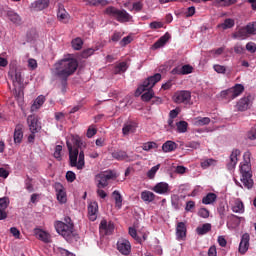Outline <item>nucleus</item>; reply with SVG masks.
Masks as SVG:
<instances>
[{"label":"nucleus","instance_id":"obj_28","mask_svg":"<svg viewBox=\"0 0 256 256\" xmlns=\"http://www.w3.org/2000/svg\"><path fill=\"white\" fill-rule=\"evenodd\" d=\"M209 123H211V118L209 117H196L193 120V125H195V127H203L205 125H209Z\"/></svg>","mask_w":256,"mask_h":256},{"label":"nucleus","instance_id":"obj_1","mask_svg":"<svg viewBox=\"0 0 256 256\" xmlns=\"http://www.w3.org/2000/svg\"><path fill=\"white\" fill-rule=\"evenodd\" d=\"M79 63L75 58L63 59L55 64L54 75L59 77L62 85V93L67 91V80L77 71Z\"/></svg>","mask_w":256,"mask_h":256},{"label":"nucleus","instance_id":"obj_8","mask_svg":"<svg viewBox=\"0 0 256 256\" xmlns=\"http://www.w3.org/2000/svg\"><path fill=\"white\" fill-rule=\"evenodd\" d=\"M73 227L74 225H67L65 222L57 221L55 223V229L59 235H62L65 239L67 237H71L73 234Z\"/></svg>","mask_w":256,"mask_h":256},{"label":"nucleus","instance_id":"obj_23","mask_svg":"<svg viewBox=\"0 0 256 256\" xmlns=\"http://www.w3.org/2000/svg\"><path fill=\"white\" fill-rule=\"evenodd\" d=\"M23 141V125L17 124L14 129V143L20 144Z\"/></svg>","mask_w":256,"mask_h":256},{"label":"nucleus","instance_id":"obj_12","mask_svg":"<svg viewBox=\"0 0 256 256\" xmlns=\"http://www.w3.org/2000/svg\"><path fill=\"white\" fill-rule=\"evenodd\" d=\"M100 233H104V235H113V231H115V224L113 222H107V220H102L100 222Z\"/></svg>","mask_w":256,"mask_h":256},{"label":"nucleus","instance_id":"obj_30","mask_svg":"<svg viewBox=\"0 0 256 256\" xmlns=\"http://www.w3.org/2000/svg\"><path fill=\"white\" fill-rule=\"evenodd\" d=\"M57 17L62 23H67V21H69V13H67V10L61 6L58 9Z\"/></svg>","mask_w":256,"mask_h":256},{"label":"nucleus","instance_id":"obj_46","mask_svg":"<svg viewBox=\"0 0 256 256\" xmlns=\"http://www.w3.org/2000/svg\"><path fill=\"white\" fill-rule=\"evenodd\" d=\"M123 135H129V133H135V125L125 124L122 128Z\"/></svg>","mask_w":256,"mask_h":256},{"label":"nucleus","instance_id":"obj_31","mask_svg":"<svg viewBox=\"0 0 256 256\" xmlns=\"http://www.w3.org/2000/svg\"><path fill=\"white\" fill-rule=\"evenodd\" d=\"M216 201H217V194L211 193V192L202 198L203 205H211Z\"/></svg>","mask_w":256,"mask_h":256},{"label":"nucleus","instance_id":"obj_40","mask_svg":"<svg viewBox=\"0 0 256 256\" xmlns=\"http://www.w3.org/2000/svg\"><path fill=\"white\" fill-rule=\"evenodd\" d=\"M71 45L72 49H74L75 51H81V49H83V39L77 37L72 40Z\"/></svg>","mask_w":256,"mask_h":256},{"label":"nucleus","instance_id":"obj_26","mask_svg":"<svg viewBox=\"0 0 256 256\" xmlns=\"http://www.w3.org/2000/svg\"><path fill=\"white\" fill-rule=\"evenodd\" d=\"M249 35H251L249 32V29L247 28V26H245V27L238 29L233 34V37H234V39H246V37H249Z\"/></svg>","mask_w":256,"mask_h":256},{"label":"nucleus","instance_id":"obj_60","mask_svg":"<svg viewBox=\"0 0 256 256\" xmlns=\"http://www.w3.org/2000/svg\"><path fill=\"white\" fill-rule=\"evenodd\" d=\"M10 233L13 235V237H15V239H20L21 237V232L16 227H11Z\"/></svg>","mask_w":256,"mask_h":256},{"label":"nucleus","instance_id":"obj_53","mask_svg":"<svg viewBox=\"0 0 256 256\" xmlns=\"http://www.w3.org/2000/svg\"><path fill=\"white\" fill-rule=\"evenodd\" d=\"M9 207V198H0V209L5 210Z\"/></svg>","mask_w":256,"mask_h":256},{"label":"nucleus","instance_id":"obj_5","mask_svg":"<svg viewBox=\"0 0 256 256\" xmlns=\"http://www.w3.org/2000/svg\"><path fill=\"white\" fill-rule=\"evenodd\" d=\"M105 15L118 21V23H133V16L125 9H118L114 6H109L104 11Z\"/></svg>","mask_w":256,"mask_h":256},{"label":"nucleus","instance_id":"obj_20","mask_svg":"<svg viewBox=\"0 0 256 256\" xmlns=\"http://www.w3.org/2000/svg\"><path fill=\"white\" fill-rule=\"evenodd\" d=\"M176 237L178 239H185L187 237V225H185V222H178L177 223Z\"/></svg>","mask_w":256,"mask_h":256},{"label":"nucleus","instance_id":"obj_35","mask_svg":"<svg viewBox=\"0 0 256 256\" xmlns=\"http://www.w3.org/2000/svg\"><path fill=\"white\" fill-rule=\"evenodd\" d=\"M112 197L115 200V205L118 209H121V207H123V196H121V193H119V191L115 190L112 193Z\"/></svg>","mask_w":256,"mask_h":256},{"label":"nucleus","instance_id":"obj_4","mask_svg":"<svg viewBox=\"0 0 256 256\" xmlns=\"http://www.w3.org/2000/svg\"><path fill=\"white\" fill-rule=\"evenodd\" d=\"M161 81V75L159 73L154 74L153 76L148 77L142 85H140L136 90V95L142 94V101H151L155 95V92H153V87H155L156 83H159ZM146 91V92H145Z\"/></svg>","mask_w":256,"mask_h":256},{"label":"nucleus","instance_id":"obj_17","mask_svg":"<svg viewBox=\"0 0 256 256\" xmlns=\"http://www.w3.org/2000/svg\"><path fill=\"white\" fill-rule=\"evenodd\" d=\"M99 212V204L97 202H91L88 205V215L90 221H97V213Z\"/></svg>","mask_w":256,"mask_h":256},{"label":"nucleus","instance_id":"obj_33","mask_svg":"<svg viewBox=\"0 0 256 256\" xmlns=\"http://www.w3.org/2000/svg\"><path fill=\"white\" fill-rule=\"evenodd\" d=\"M43 103H45V96L40 95L38 96L34 103L31 106V111H37V109H40L41 106L43 105Z\"/></svg>","mask_w":256,"mask_h":256},{"label":"nucleus","instance_id":"obj_14","mask_svg":"<svg viewBox=\"0 0 256 256\" xmlns=\"http://www.w3.org/2000/svg\"><path fill=\"white\" fill-rule=\"evenodd\" d=\"M152 191L158 195H167L171 189H169V184H167V182H160L152 188Z\"/></svg>","mask_w":256,"mask_h":256},{"label":"nucleus","instance_id":"obj_50","mask_svg":"<svg viewBox=\"0 0 256 256\" xmlns=\"http://www.w3.org/2000/svg\"><path fill=\"white\" fill-rule=\"evenodd\" d=\"M182 75H190V73H193V66L189 64H185L182 66Z\"/></svg>","mask_w":256,"mask_h":256},{"label":"nucleus","instance_id":"obj_3","mask_svg":"<svg viewBox=\"0 0 256 256\" xmlns=\"http://www.w3.org/2000/svg\"><path fill=\"white\" fill-rule=\"evenodd\" d=\"M240 181L245 189H253V172L251 171V152L247 151L243 155V162L240 163Z\"/></svg>","mask_w":256,"mask_h":256},{"label":"nucleus","instance_id":"obj_42","mask_svg":"<svg viewBox=\"0 0 256 256\" xmlns=\"http://www.w3.org/2000/svg\"><path fill=\"white\" fill-rule=\"evenodd\" d=\"M218 214L220 215V219H225V215H227L228 207L225 205V202H220L217 208Z\"/></svg>","mask_w":256,"mask_h":256},{"label":"nucleus","instance_id":"obj_2","mask_svg":"<svg viewBox=\"0 0 256 256\" xmlns=\"http://www.w3.org/2000/svg\"><path fill=\"white\" fill-rule=\"evenodd\" d=\"M72 141L75 145L74 148L72 145L67 144L70 167H76L79 171H81V169L85 167V152H79V147L83 145V141H81L79 136L74 137Z\"/></svg>","mask_w":256,"mask_h":256},{"label":"nucleus","instance_id":"obj_62","mask_svg":"<svg viewBox=\"0 0 256 256\" xmlns=\"http://www.w3.org/2000/svg\"><path fill=\"white\" fill-rule=\"evenodd\" d=\"M193 209H195V201L190 200L186 203L185 211L191 212Z\"/></svg>","mask_w":256,"mask_h":256},{"label":"nucleus","instance_id":"obj_21","mask_svg":"<svg viewBox=\"0 0 256 256\" xmlns=\"http://www.w3.org/2000/svg\"><path fill=\"white\" fill-rule=\"evenodd\" d=\"M140 197L146 205H149V203H153L155 201V198L157 197L155 193L149 191V190H144L141 192Z\"/></svg>","mask_w":256,"mask_h":256},{"label":"nucleus","instance_id":"obj_44","mask_svg":"<svg viewBox=\"0 0 256 256\" xmlns=\"http://www.w3.org/2000/svg\"><path fill=\"white\" fill-rule=\"evenodd\" d=\"M196 231L198 235H206V233H209V231H211V224H203L201 227H198Z\"/></svg>","mask_w":256,"mask_h":256},{"label":"nucleus","instance_id":"obj_15","mask_svg":"<svg viewBox=\"0 0 256 256\" xmlns=\"http://www.w3.org/2000/svg\"><path fill=\"white\" fill-rule=\"evenodd\" d=\"M56 196L59 203H67V193L65 192V188L61 183L55 184Z\"/></svg>","mask_w":256,"mask_h":256},{"label":"nucleus","instance_id":"obj_19","mask_svg":"<svg viewBox=\"0 0 256 256\" xmlns=\"http://www.w3.org/2000/svg\"><path fill=\"white\" fill-rule=\"evenodd\" d=\"M13 84H14V91L15 93H17V95H21V93H23V90L21 89V85H23V77L21 76V72H16L15 73V77L13 80Z\"/></svg>","mask_w":256,"mask_h":256},{"label":"nucleus","instance_id":"obj_32","mask_svg":"<svg viewBox=\"0 0 256 256\" xmlns=\"http://www.w3.org/2000/svg\"><path fill=\"white\" fill-rule=\"evenodd\" d=\"M113 159H116V161H125V159H128L129 156L127 155V152L123 150H117L112 152Z\"/></svg>","mask_w":256,"mask_h":256},{"label":"nucleus","instance_id":"obj_49","mask_svg":"<svg viewBox=\"0 0 256 256\" xmlns=\"http://www.w3.org/2000/svg\"><path fill=\"white\" fill-rule=\"evenodd\" d=\"M143 151H151V149H157V143L155 142H147L142 146Z\"/></svg>","mask_w":256,"mask_h":256},{"label":"nucleus","instance_id":"obj_54","mask_svg":"<svg viewBox=\"0 0 256 256\" xmlns=\"http://www.w3.org/2000/svg\"><path fill=\"white\" fill-rule=\"evenodd\" d=\"M216 161L214 159H207L201 162V167L203 169H207V167H211V165H215Z\"/></svg>","mask_w":256,"mask_h":256},{"label":"nucleus","instance_id":"obj_7","mask_svg":"<svg viewBox=\"0 0 256 256\" xmlns=\"http://www.w3.org/2000/svg\"><path fill=\"white\" fill-rule=\"evenodd\" d=\"M244 91L245 87L243 86V84H236L232 88L223 90L221 92V97H223L224 99H229V101H231L233 99H237V97H239V95H241V93H243Z\"/></svg>","mask_w":256,"mask_h":256},{"label":"nucleus","instance_id":"obj_56","mask_svg":"<svg viewBox=\"0 0 256 256\" xmlns=\"http://www.w3.org/2000/svg\"><path fill=\"white\" fill-rule=\"evenodd\" d=\"M234 53L237 55H243V53H245V47H243L241 44H236L234 46Z\"/></svg>","mask_w":256,"mask_h":256},{"label":"nucleus","instance_id":"obj_48","mask_svg":"<svg viewBox=\"0 0 256 256\" xmlns=\"http://www.w3.org/2000/svg\"><path fill=\"white\" fill-rule=\"evenodd\" d=\"M219 5H222V7H231V5H235L237 3V0H216Z\"/></svg>","mask_w":256,"mask_h":256},{"label":"nucleus","instance_id":"obj_57","mask_svg":"<svg viewBox=\"0 0 256 256\" xmlns=\"http://www.w3.org/2000/svg\"><path fill=\"white\" fill-rule=\"evenodd\" d=\"M246 27L250 35H256V22L249 23Z\"/></svg>","mask_w":256,"mask_h":256},{"label":"nucleus","instance_id":"obj_52","mask_svg":"<svg viewBox=\"0 0 256 256\" xmlns=\"http://www.w3.org/2000/svg\"><path fill=\"white\" fill-rule=\"evenodd\" d=\"M198 215L202 217V219H209V210L207 208H200Z\"/></svg>","mask_w":256,"mask_h":256},{"label":"nucleus","instance_id":"obj_58","mask_svg":"<svg viewBox=\"0 0 256 256\" xmlns=\"http://www.w3.org/2000/svg\"><path fill=\"white\" fill-rule=\"evenodd\" d=\"M66 179L69 183H73V181H75L76 179V175H75V172L73 171H68L66 173Z\"/></svg>","mask_w":256,"mask_h":256},{"label":"nucleus","instance_id":"obj_41","mask_svg":"<svg viewBox=\"0 0 256 256\" xmlns=\"http://www.w3.org/2000/svg\"><path fill=\"white\" fill-rule=\"evenodd\" d=\"M218 27H220L221 29H231L233 27H235V20L231 19V18H227L224 20V22L222 24H219Z\"/></svg>","mask_w":256,"mask_h":256},{"label":"nucleus","instance_id":"obj_43","mask_svg":"<svg viewBox=\"0 0 256 256\" xmlns=\"http://www.w3.org/2000/svg\"><path fill=\"white\" fill-rule=\"evenodd\" d=\"M128 233H129L130 237H132L133 240H135L138 243H143V238H141V237H139V235H137V229H135L133 227H129Z\"/></svg>","mask_w":256,"mask_h":256},{"label":"nucleus","instance_id":"obj_64","mask_svg":"<svg viewBox=\"0 0 256 256\" xmlns=\"http://www.w3.org/2000/svg\"><path fill=\"white\" fill-rule=\"evenodd\" d=\"M149 26L150 29H163V24L157 21L151 22Z\"/></svg>","mask_w":256,"mask_h":256},{"label":"nucleus","instance_id":"obj_37","mask_svg":"<svg viewBox=\"0 0 256 256\" xmlns=\"http://www.w3.org/2000/svg\"><path fill=\"white\" fill-rule=\"evenodd\" d=\"M95 51H99V46H96L95 48L84 49L81 53V57L83 59H89V57H91V55L95 54Z\"/></svg>","mask_w":256,"mask_h":256},{"label":"nucleus","instance_id":"obj_34","mask_svg":"<svg viewBox=\"0 0 256 256\" xmlns=\"http://www.w3.org/2000/svg\"><path fill=\"white\" fill-rule=\"evenodd\" d=\"M188 128H189V123H187V121L181 120L176 123L177 133H187Z\"/></svg>","mask_w":256,"mask_h":256},{"label":"nucleus","instance_id":"obj_27","mask_svg":"<svg viewBox=\"0 0 256 256\" xmlns=\"http://www.w3.org/2000/svg\"><path fill=\"white\" fill-rule=\"evenodd\" d=\"M178 145L174 141L168 140L162 145V151L164 153H171L177 149Z\"/></svg>","mask_w":256,"mask_h":256},{"label":"nucleus","instance_id":"obj_63","mask_svg":"<svg viewBox=\"0 0 256 256\" xmlns=\"http://www.w3.org/2000/svg\"><path fill=\"white\" fill-rule=\"evenodd\" d=\"M246 49L249 51V53H255V51H256V44L254 42H248L246 44Z\"/></svg>","mask_w":256,"mask_h":256},{"label":"nucleus","instance_id":"obj_18","mask_svg":"<svg viewBox=\"0 0 256 256\" xmlns=\"http://www.w3.org/2000/svg\"><path fill=\"white\" fill-rule=\"evenodd\" d=\"M50 0H37L31 4L32 11H43V9H47L50 4Z\"/></svg>","mask_w":256,"mask_h":256},{"label":"nucleus","instance_id":"obj_55","mask_svg":"<svg viewBox=\"0 0 256 256\" xmlns=\"http://www.w3.org/2000/svg\"><path fill=\"white\" fill-rule=\"evenodd\" d=\"M132 9L136 11V13L141 12L143 10V2L141 1L134 2L132 5Z\"/></svg>","mask_w":256,"mask_h":256},{"label":"nucleus","instance_id":"obj_59","mask_svg":"<svg viewBox=\"0 0 256 256\" xmlns=\"http://www.w3.org/2000/svg\"><path fill=\"white\" fill-rule=\"evenodd\" d=\"M213 68H214V71H216V73L224 74L225 71H227V68L225 66H222V65H219V64H215L213 66Z\"/></svg>","mask_w":256,"mask_h":256},{"label":"nucleus","instance_id":"obj_39","mask_svg":"<svg viewBox=\"0 0 256 256\" xmlns=\"http://www.w3.org/2000/svg\"><path fill=\"white\" fill-rule=\"evenodd\" d=\"M87 5H90V7H98V5H101V7H106V5L109 3L107 0H86Z\"/></svg>","mask_w":256,"mask_h":256},{"label":"nucleus","instance_id":"obj_11","mask_svg":"<svg viewBox=\"0 0 256 256\" xmlns=\"http://www.w3.org/2000/svg\"><path fill=\"white\" fill-rule=\"evenodd\" d=\"M174 103H184L187 105L191 101V92L187 90L177 91L173 96Z\"/></svg>","mask_w":256,"mask_h":256},{"label":"nucleus","instance_id":"obj_25","mask_svg":"<svg viewBox=\"0 0 256 256\" xmlns=\"http://www.w3.org/2000/svg\"><path fill=\"white\" fill-rule=\"evenodd\" d=\"M249 105H251V100L249 97H244L238 101L236 107L238 111H247V109H249Z\"/></svg>","mask_w":256,"mask_h":256},{"label":"nucleus","instance_id":"obj_9","mask_svg":"<svg viewBox=\"0 0 256 256\" xmlns=\"http://www.w3.org/2000/svg\"><path fill=\"white\" fill-rule=\"evenodd\" d=\"M116 249L121 255L129 256L131 255V242L126 238H119L116 243Z\"/></svg>","mask_w":256,"mask_h":256},{"label":"nucleus","instance_id":"obj_45","mask_svg":"<svg viewBox=\"0 0 256 256\" xmlns=\"http://www.w3.org/2000/svg\"><path fill=\"white\" fill-rule=\"evenodd\" d=\"M161 168V164H158L154 167H152L148 172H147V177L148 179H155V175L157 174V171Z\"/></svg>","mask_w":256,"mask_h":256},{"label":"nucleus","instance_id":"obj_36","mask_svg":"<svg viewBox=\"0 0 256 256\" xmlns=\"http://www.w3.org/2000/svg\"><path fill=\"white\" fill-rule=\"evenodd\" d=\"M233 213H245V205L243 201L236 200L234 206L232 207Z\"/></svg>","mask_w":256,"mask_h":256},{"label":"nucleus","instance_id":"obj_51","mask_svg":"<svg viewBox=\"0 0 256 256\" xmlns=\"http://www.w3.org/2000/svg\"><path fill=\"white\" fill-rule=\"evenodd\" d=\"M247 139L255 141L256 139V126L252 127L247 133Z\"/></svg>","mask_w":256,"mask_h":256},{"label":"nucleus","instance_id":"obj_47","mask_svg":"<svg viewBox=\"0 0 256 256\" xmlns=\"http://www.w3.org/2000/svg\"><path fill=\"white\" fill-rule=\"evenodd\" d=\"M61 151H63V146L56 145L54 151V158L57 159V161H61V159H63V157L61 156Z\"/></svg>","mask_w":256,"mask_h":256},{"label":"nucleus","instance_id":"obj_24","mask_svg":"<svg viewBox=\"0 0 256 256\" xmlns=\"http://www.w3.org/2000/svg\"><path fill=\"white\" fill-rule=\"evenodd\" d=\"M171 39V35L169 33H166L165 35L161 36L154 44H153V49H161V47H164Z\"/></svg>","mask_w":256,"mask_h":256},{"label":"nucleus","instance_id":"obj_61","mask_svg":"<svg viewBox=\"0 0 256 256\" xmlns=\"http://www.w3.org/2000/svg\"><path fill=\"white\" fill-rule=\"evenodd\" d=\"M95 135H97V128L89 127L86 133V137H88V139H91V137H95Z\"/></svg>","mask_w":256,"mask_h":256},{"label":"nucleus","instance_id":"obj_22","mask_svg":"<svg viewBox=\"0 0 256 256\" xmlns=\"http://www.w3.org/2000/svg\"><path fill=\"white\" fill-rule=\"evenodd\" d=\"M35 235L37 239L43 241V243H51V235L42 229H36Z\"/></svg>","mask_w":256,"mask_h":256},{"label":"nucleus","instance_id":"obj_16","mask_svg":"<svg viewBox=\"0 0 256 256\" xmlns=\"http://www.w3.org/2000/svg\"><path fill=\"white\" fill-rule=\"evenodd\" d=\"M241 156V150L239 149H234L230 155V161L229 163L227 164V168L229 169V171H232V169L234 167H236L239 159L238 157Z\"/></svg>","mask_w":256,"mask_h":256},{"label":"nucleus","instance_id":"obj_6","mask_svg":"<svg viewBox=\"0 0 256 256\" xmlns=\"http://www.w3.org/2000/svg\"><path fill=\"white\" fill-rule=\"evenodd\" d=\"M117 179V175L113 171H105L96 175V181H98V189H105L109 185V181Z\"/></svg>","mask_w":256,"mask_h":256},{"label":"nucleus","instance_id":"obj_38","mask_svg":"<svg viewBox=\"0 0 256 256\" xmlns=\"http://www.w3.org/2000/svg\"><path fill=\"white\" fill-rule=\"evenodd\" d=\"M127 71V62H120L114 67V74L119 75Z\"/></svg>","mask_w":256,"mask_h":256},{"label":"nucleus","instance_id":"obj_13","mask_svg":"<svg viewBox=\"0 0 256 256\" xmlns=\"http://www.w3.org/2000/svg\"><path fill=\"white\" fill-rule=\"evenodd\" d=\"M251 237L249 236L248 233H245L242 235L241 237V241L239 244V253L241 255H245L246 251H249V241H250Z\"/></svg>","mask_w":256,"mask_h":256},{"label":"nucleus","instance_id":"obj_10","mask_svg":"<svg viewBox=\"0 0 256 256\" xmlns=\"http://www.w3.org/2000/svg\"><path fill=\"white\" fill-rule=\"evenodd\" d=\"M27 125L30 133H39L41 129V122H39V117L37 115H29L27 117Z\"/></svg>","mask_w":256,"mask_h":256},{"label":"nucleus","instance_id":"obj_29","mask_svg":"<svg viewBox=\"0 0 256 256\" xmlns=\"http://www.w3.org/2000/svg\"><path fill=\"white\" fill-rule=\"evenodd\" d=\"M7 17L8 19L14 23L15 25H21V16H19L17 14V12L13 11V10H9L7 12Z\"/></svg>","mask_w":256,"mask_h":256}]
</instances>
